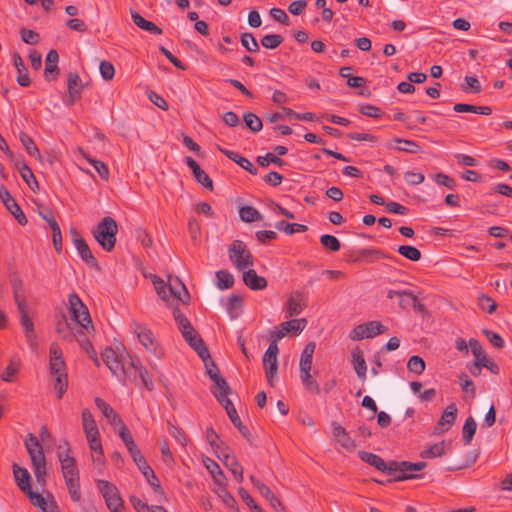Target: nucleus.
<instances>
[{
    "label": "nucleus",
    "mask_w": 512,
    "mask_h": 512,
    "mask_svg": "<svg viewBox=\"0 0 512 512\" xmlns=\"http://www.w3.org/2000/svg\"><path fill=\"white\" fill-rule=\"evenodd\" d=\"M49 372L55 378L54 388L58 398H62L68 387V375L62 350L57 343L49 348Z\"/></svg>",
    "instance_id": "nucleus-1"
},
{
    "label": "nucleus",
    "mask_w": 512,
    "mask_h": 512,
    "mask_svg": "<svg viewBox=\"0 0 512 512\" xmlns=\"http://www.w3.org/2000/svg\"><path fill=\"white\" fill-rule=\"evenodd\" d=\"M118 233V224L111 216H105L92 230V235L100 247L106 251L114 250Z\"/></svg>",
    "instance_id": "nucleus-2"
},
{
    "label": "nucleus",
    "mask_w": 512,
    "mask_h": 512,
    "mask_svg": "<svg viewBox=\"0 0 512 512\" xmlns=\"http://www.w3.org/2000/svg\"><path fill=\"white\" fill-rule=\"evenodd\" d=\"M125 347L123 345L115 348L107 346L101 353L103 362L109 368L111 373L117 377L119 381L126 384L128 373L125 366Z\"/></svg>",
    "instance_id": "nucleus-3"
},
{
    "label": "nucleus",
    "mask_w": 512,
    "mask_h": 512,
    "mask_svg": "<svg viewBox=\"0 0 512 512\" xmlns=\"http://www.w3.org/2000/svg\"><path fill=\"white\" fill-rule=\"evenodd\" d=\"M25 447L31 458L37 482L44 484L46 479V459L42 445L34 434L29 433L25 440Z\"/></svg>",
    "instance_id": "nucleus-4"
},
{
    "label": "nucleus",
    "mask_w": 512,
    "mask_h": 512,
    "mask_svg": "<svg viewBox=\"0 0 512 512\" xmlns=\"http://www.w3.org/2000/svg\"><path fill=\"white\" fill-rule=\"evenodd\" d=\"M69 312L72 320L81 326L87 333L94 332V325L87 306L83 303L76 293H70L68 296Z\"/></svg>",
    "instance_id": "nucleus-5"
},
{
    "label": "nucleus",
    "mask_w": 512,
    "mask_h": 512,
    "mask_svg": "<svg viewBox=\"0 0 512 512\" xmlns=\"http://www.w3.org/2000/svg\"><path fill=\"white\" fill-rule=\"evenodd\" d=\"M175 283L179 287H181L182 293L177 291L174 284L169 283L168 285H166L164 280H162L158 276H154V279H153V284H154L155 290H156L157 294L164 301H168L169 298L172 297L176 300L181 301L184 304H188L189 299H190V294H189L186 286L183 284V282L178 277L175 278Z\"/></svg>",
    "instance_id": "nucleus-6"
},
{
    "label": "nucleus",
    "mask_w": 512,
    "mask_h": 512,
    "mask_svg": "<svg viewBox=\"0 0 512 512\" xmlns=\"http://www.w3.org/2000/svg\"><path fill=\"white\" fill-rule=\"evenodd\" d=\"M426 466V462L412 463L409 461L392 460V467L390 471V476H392V478L388 479L387 482H398L411 479H418L421 476L414 474L413 472L420 471L424 469Z\"/></svg>",
    "instance_id": "nucleus-7"
},
{
    "label": "nucleus",
    "mask_w": 512,
    "mask_h": 512,
    "mask_svg": "<svg viewBox=\"0 0 512 512\" xmlns=\"http://www.w3.org/2000/svg\"><path fill=\"white\" fill-rule=\"evenodd\" d=\"M229 259L239 270L243 271L247 267L254 265V257L247 245L241 240H234L228 248Z\"/></svg>",
    "instance_id": "nucleus-8"
},
{
    "label": "nucleus",
    "mask_w": 512,
    "mask_h": 512,
    "mask_svg": "<svg viewBox=\"0 0 512 512\" xmlns=\"http://www.w3.org/2000/svg\"><path fill=\"white\" fill-rule=\"evenodd\" d=\"M96 483L110 512H122L124 509V502L120 496L118 488L107 480L99 479Z\"/></svg>",
    "instance_id": "nucleus-9"
},
{
    "label": "nucleus",
    "mask_w": 512,
    "mask_h": 512,
    "mask_svg": "<svg viewBox=\"0 0 512 512\" xmlns=\"http://www.w3.org/2000/svg\"><path fill=\"white\" fill-rule=\"evenodd\" d=\"M135 464L145 477L148 484L153 489L154 493L162 498H166L164 489L162 488L158 477L156 476L154 470L147 463L145 457L143 456L140 458V460H136Z\"/></svg>",
    "instance_id": "nucleus-10"
},
{
    "label": "nucleus",
    "mask_w": 512,
    "mask_h": 512,
    "mask_svg": "<svg viewBox=\"0 0 512 512\" xmlns=\"http://www.w3.org/2000/svg\"><path fill=\"white\" fill-rule=\"evenodd\" d=\"M181 334L189 346L195 350L201 360H205V358L210 357V352L207 346L193 327L189 330L182 331Z\"/></svg>",
    "instance_id": "nucleus-11"
},
{
    "label": "nucleus",
    "mask_w": 512,
    "mask_h": 512,
    "mask_svg": "<svg viewBox=\"0 0 512 512\" xmlns=\"http://www.w3.org/2000/svg\"><path fill=\"white\" fill-rule=\"evenodd\" d=\"M307 324V320L305 318H296L290 321L282 322L279 325V328L276 327V330L271 331V336H275L276 339H282L286 336L287 333L293 332H301L305 328Z\"/></svg>",
    "instance_id": "nucleus-12"
},
{
    "label": "nucleus",
    "mask_w": 512,
    "mask_h": 512,
    "mask_svg": "<svg viewBox=\"0 0 512 512\" xmlns=\"http://www.w3.org/2000/svg\"><path fill=\"white\" fill-rule=\"evenodd\" d=\"M358 456L363 462L373 466L378 471H381L387 475H390V471H391V467H392V460L386 462V461H384V459H382L377 454L367 452V451H359Z\"/></svg>",
    "instance_id": "nucleus-13"
},
{
    "label": "nucleus",
    "mask_w": 512,
    "mask_h": 512,
    "mask_svg": "<svg viewBox=\"0 0 512 512\" xmlns=\"http://www.w3.org/2000/svg\"><path fill=\"white\" fill-rule=\"evenodd\" d=\"M185 163L191 169L195 180L204 188L212 191L214 188L213 181L199 164L190 156L185 157Z\"/></svg>",
    "instance_id": "nucleus-14"
},
{
    "label": "nucleus",
    "mask_w": 512,
    "mask_h": 512,
    "mask_svg": "<svg viewBox=\"0 0 512 512\" xmlns=\"http://www.w3.org/2000/svg\"><path fill=\"white\" fill-rule=\"evenodd\" d=\"M244 284L251 290L258 291L267 287L268 282L263 276H259L254 269L243 270Z\"/></svg>",
    "instance_id": "nucleus-15"
},
{
    "label": "nucleus",
    "mask_w": 512,
    "mask_h": 512,
    "mask_svg": "<svg viewBox=\"0 0 512 512\" xmlns=\"http://www.w3.org/2000/svg\"><path fill=\"white\" fill-rule=\"evenodd\" d=\"M59 55L55 49L49 50L45 59L44 77L48 80H55L59 75L58 68Z\"/></svg>",
    "instance_id": "nucleus-16"
},
{
    "label": "nucleus",
    "mask_w": 512,
    "mask_h": 512,
    "mask_svg": "<svg viewBox=\"0 0 512 512\" xmlns=\"http://www.w3.org/2000/svg\"><path fill=\"white\" fill-rule=\"evenodd\" d=\"M95 405L111 425L120 427L125 424L119 414L102 398L96 397Z\"/></svg>",
    "instance_id": "nucleus-17"
},
{
    "label": "nucleus",
    "mask_w": 512,
    "mask_h": 512,
    "mask_svg": "<svg viewBox=\"0 0 512 512\" xmlns=\"http://www.w3.org/2000/svg\"><path fill=\"white\" fill-rule=\"evenodd\" d=\"M74 246L77 249L81 259L92 268H99V264L95 256L90 250L84 238L74 239Z\"/></svg>",
    "instance_id": "nucleus-18"
},
{
    "label": "nucleus",
    "mask_w": 512,
    "mask_h": 512,
    "mask_svg": "<svg viewBox=\"0 0 512 512\" xmlns=\"http://www.w3.org/2000/svg\"><path fill=\"white\" fill-rule=\"evenodd\" d=\"M457 407L454 403L448 405L437 422L436 429L439 433L448 431L454 424L457 417Z\"/></svg>",
    "instance_id": "nucleus-19"
},
{
    "label": "nucleus",
    "mask_w": 512,
    "mask_h": 512,
    "mask_svg": "<svg viewBox=\"0 0 512 512\" xmlns=\"http://www.w3.org/2000/svg\"><path fill=\"white\" fill-rule=\"evenodd\" d=\"M302 300L303 294L300 291H294L289 295L285 304L286 317L297 316L303 311L305 304L301 303Z\"/></svg>",
    "instance_id": "nucleus-20"
},
{
    "label": "nucleus",
    "mask_w": 512,
    "mask_h": 512,
    "mask_svg": "<svg viewBox=\"0 0 512 512\" xmlns=\"http://www.w3.org/2000/svg\"><path fill=\"white\" fill-rule=\"evenodd\" d=\"M13 476L18 488L25 494L31 489V476L26 468L20 467L14 463L12 465Z\"/></svg>",
    "instance_id": "nucleus-21"
},
{
    "label": "nucleus",
    "mask_w": 512,
    "mask_h": 512,
    "mask_svg": "<svg viewBox=\"0 0 512 512\" xmlns=\"http://www.w3.org/2000/svg\"><path fill=\"white\" fill-rule=\"evenodd\" d=\"M134 333L137 335L141 344L148 350H151L155 344V337L153 332L144 325L133 322L132 324Z\"/></svg>",
    "instance_id": "nucleus-22"
},
{
    "label": "nucleus",
    "mask_w": 512,
    "mask_h": 512,
    "mask_svg": "<svg viewBox=\"0 0 512 512\" xmlns=\"http://www.w3.org/2000/svg\"><path fill=\"white\" fill-rule=\"evenodd\" d=\"M227 158L238 164L241 168L246 170L252 175L258 174V169L245 157L241 156L237 152L230 151L227 149H219Z\"/></svg>",
    "instance_id": "nucleus-23"
},
{
    "label": "nucleus",
    "mask_w": 512,
    "mask_h": 512,
    "mask_svg": "<svg viewBox=\"0 0 512 512\" xmlns=\"http://www.w3.org/2000/svg\"><path fill=\"white\" fill-rule=\"evenodd\" d=\"M10 285L12 288L13 298L16 305L22 304L23 306L24 303L27 302V300L23 288V280L17 273H14L10 276Z\"/></svg>",
    "instance_id": "nucleus-24"
},
{
    "label": "nucleus",
    "mask_w": 512,
    "mask_h": 512,
    "mask_svg": "<svg viewBox=\"0 0 512 512\" xmlns=\"http://www.w3.org/2000/svg\"><path fill=\"white\" fill-rule=\"evenodd\" d=\"M13 64L18 72L17 83L22 87H28L31 84V80L28 75V71L24 65V62L19 53L15 52L13 55Z\"/></svg>",
    "instance_id": "nucleus-25"
},
{
    "label": "nucleus",
    "mask_w": 512,
    "mask_h": 512,
    "mask_svg": "<svg viewBox=\"0 0 512 512\" xmlns=\"http://www.w3.org/2000/svg\"><path fill=\"white\" fill-rule=\"evenodd\" d=\"M131 18L133 23L142 30L150 32L151 34L161 35L162 29L159 28L152 21L144 19L138 12L131 10Z\"/></svg>",
    "instance_id": "nucleus-26"
},
{
    "label": "nucleus",
    "mask_w": 512,
    "mask_h": 512,
    "mask_svg": "<svg viewBox=\"0 0 512 512\" xmlns=\"http://www.w3.org/2000/svg\"><path fill=\"white\" fill-rule=\"evenodd\" d=\"M203 463L217 485H222L225 484V482H227L225 474L223 473L222 469L220 468L219 464L216 461L209 457H206L203 459Z\"/></svg>",
    "instance_id": "nucleus-27"
},
{
    "label": "nucleus",
    "mask_w": 512,
    "mask_h": 512,
    "mask_svg": "<svg viewBox=\"0 0 512 512\" xmlns=\"http://www.w3.org/2000/svg\"><path fill=\"white\" fill-rule=\"evenodd\" d=\"M82 426L86 436L99 435L94 416L88 408L82 410Z\"/></svg>",
    "instance_id": "nucleus-28"
},
{
    "label": "nucleus",
    "mask_w": 512,
    "mask_h": 512,
    "mask_svg": "<svg viewBox=\"0 0 512 512\" xmlns=\"http://www.w3.org/2000/svg\"><path fill=\"white\" fill-rule=\"evenodd\" d=\"M16 166L21 174L22 179L28 185V187L34 192L38 191V181L27 164L22 161L21 164L16 163Z\"/></svg>",
    "instance_id": "nucleus-29"
},
{
    "label": "nucleus",
    "mask_w": 512,
    "mask_h": 512,
    "mask_svg": "<svg viewBox=\"0 0 512 512\" xmlns=\"http://www.w3.org/2000/svg\"><path fill=\"white\" fill-rule=\"evenodd\" d=\"M224 458L222 459L226 468H228L233 474L235 480L238 483H242L244 480L243 476V468L239 465L235 456H229L228 454H223Z\"/></svg>",
    "instance_id": "nucleus-30"
},
{
    "label": "nucleus",
    "mask_w": 512,
    "mask_h": 512,
    "mask_svg": "<svg viewBox=\"0 0 512 512\" xmlns=\"http://www.w3.org/2000/svg\"><path fill=\"white\" fill-rule=\"evenodd\" d=\"M211 380L214 383L210 387V392L214 397H218L219 394H232V388L221 374L215 375Z\"/></svg>",
    "instance_id": "nucleus-31"
},
{
    "label": "nucleus",
    "mask_w": 512,
    "mask_h": 512,
    "mask_svg": "<svg viewBox=\"0 0 512 512\" xmlns=\"http://www.w3.org/2000/svg\"><path fill=\"white\" fill-rule=\"evenodd\" d=\"M352 362L354 366V370L357 374V376L364 380L366 378V372H367V365L366 361L364 359L363 353L359 348H356L352 352Z\"/></svg>",
    "instance_id": "nucleus-32"
},
{
    "label": "nucleus",
    "mask_w": 512,
    "mask_h": 512,
    "mask_svg": "<svg viewBox=\"0 0 512 512\" xmlns=\"http://www.w3.org/2000/svg\"><path fill=\"white\" fill-rule=\"evenodd\" d=\"M315 348L316 344L313 341L308 342L305 345L300 358V371L311 370Z\"/></svg>",
    "instance_id": "nucleus-33"
},
{
    "label": "nucleus",
    "mask_w": 512,
    "mask_h": 512,
    "mask_svg": "<svg viewBox=\"0 0 512 512\" xmlns=\"http://www.w3.org/2000/svg\"><path fill=\"white\" fill-rule=\"evenodd\" d=\"M263 368L267 377L268 384L274 386L273 379L277 374L278 362L277 357L263 355Z\"/></svg>",
    "instance_id": "nucleus-34"
},
{
    "label": "nucleus",
    "mask_w": 512,
    "mask_h": 512,
    "mask_svg": "<svg viewBox=\"0 0 512 512\" xmlns=\"http://www.w3.org/2000/svg\"><path fill=\"white\" fill-rule=\"evenodd\" d=\"M129 365L138 373L144 387L148 391L153 390L154 384L147 369L140 362H135L133 359H131Z\"/></svg>",
    "instance_id": "nucleus-35"
},
{
    "label": "nucleus",
    "mask_w": 512,
    "mask_h": 512,
    "mask_svg": "<svg viewBox=\"0 0 512 512\" xmlns=\"http://www.w3.org/2000/svg\"><path fill=\"white\" fill-rule=\"evenodd\" d=\"M234 276L227 270L216 272V286L220 290L230 289L234 285Z\"/></svg>",
    "instance_id": "nucleus-36"
},
{
    "label": "nucleus",
    "mask_w": 512,
    "mask_h": 512,
    "mask_svg": "<svg viewBox=\"0 0 512 512\" xmlns=\"http://www.w3.org/2000/svg\"><path fill=\"white\" fill-rule=\"evenodd\" d=\"M275 227L279 231H284L287 235H293L294 233L306 232L308 227L304 224L289 223L284 220L278 221Z\"/></svg>",
    "instance_id": "nucleus-37"
},
{
    "label": "nucleus",
    "mask_w": 512,
    "mask_h": 512,
    "mask_svg": "<svg viewBox=\"0 0 512 512\" xmlns=\"http://www.w3.org/2000/svg\"><path fill=\"white\" fill-rule=\"evenodd\" d=\"M469 346L471 348V351L476 359V362L484 363L486 365H489V363H495L491 359L487 358L485 351L482 348V345L480 342L476 339H470L469 340Z\"/></svg>",
    "instance_id": "nucleus-38"
},
{
    "label": "nucleus",
    "mask_w": 512,
    "mask_h": 512,
    "mask_svg": "<svg viewBox=\"0 0 512 512\" xmlns=\"http://www.w3.org/2000/svg\"><path fill=\"white\" fill-rule=\"evenodd\" d=\"M4 206L14 216V218L21 226H25L28 223L26 215L24 214L21 207L18 205L14 198H12L9 202L5 203Z\"/></svg>",
    "instance_id": "nucleus-39"
},
{
    "label": "nucleus",
    "mask_w": 512,
    "mask_h": 512,
    "mask_svg": "<svg viewBox=\"0 0 512 512\" xmlns=\"http://www.w3.org/2000/svg\"><path fill=\"white\" fill-rule=\"evenodd\" d=\"M19 139L25 148L26 152L37 159L41 158L40 151L38 147L36 146L34 140L25 132H21L19 134Z\"/></svg>",
    "instance_id": "nucleus-40"
},
{
    "label": "nucleus",
    "mask_w": 512,
    "mask_h": 512,
    "mask_svg": "<svg viewBox=\"0 0 512 512\" xmlns=\"http://www.w3.org/2000/svg\"><path fill=\"white\" fill-rule=\"evenodd\" d=\"M219 489L216 491L218 496L222 499L223 503L229 507L234 509L235 511H239V507L237 505V501L234 496L227 490V482L222 485H218Z\"/></svg>",
    "instance_id": "nucleus-41"
},
{
    "label": "nucleus",
    "mask_w": 512,
    "mask_h": 512,
    "mask_svg": "<svg viewBox=\"0 0 512 512\" xmlns=\"http://www.w3.org/2000/svg\"><path fill=\"white\" fill-rule=\"evenodd\" d=\"M477 429V424L472 416H469L463 425L462 429V438L463 442L468 445L473 440V437L475 435Z\"/></svg>",
    "instance_id": "nucleus-42"
},
{
    "label": "nucleus",
    "mask_w": 512,
    "mask_h": 512,
    "mask_svg": "<svg viewBox=\"0 0 512 512\" xmlns=\"http://www.w3.org/2000/svg\"><path fill=\"white\" fill-rule=\"evenodd\" d=\"M230 421L233 423V425L238 429V431L241 433V435L247 439V441L251 444H253V437L250 432V430L243 425L237 410L233 411L231 414L228 415Z\"/></svg>",
    "instance_id": "nucleus-43"
},
{
    "label": "nucleus",
    "mask_w": 512,
    "mask_h": 512,
    "mask_svg": "<svg viewBox=\"0 0 512 512\" xmlns=\"http://www.w3.org/2000/svg\"><path fill=\"white\" fill-rule=\"evenodd\" d=\"M239 216L242 221L252 223L262 219L259 211L252 206H242L239 210Z\"/></svg>",
    "instance_id": "nucleus-44"
},
{
    "label": "nucleus",
    "mask_w": 512,
    "mask_h": 512,
    "mask_svg": "<svg viewBox=\"0 0 512 512\" xmlns=\"http://www.w3.org/2000/svg\"><path fill=\"white\" fill-rule=\"evenodd\" d=\"M65 484L68 489V493L74 502H79L81 500V491H80V480L79 477L67 478L64 479Z\"/></svg>",
    "instance_id": "nucleus-45"
},
{
    "label": "nucleus",
    "mask_w": 512,
    "mask_h": 512,
    "mask_svg": "<svg viewBox=\"0 0 512 512\" xmlns=\"http://www.w3.org/2000/svg\"><path fill=\"white\" fill-rule=\"evenodd\" d=\"M18 312L20 314V324L24 329V332L34 330L33 320L28 315V302H25L24 305H17Z\"/></svg>",
    "instance_id": "nucleus-46"
},
{
    "label": "nucleus",
    "mask_w": 512,
    "mask_h": 512,
    "mask_svg": "<svg viewBox=\"0 0 512 512\" xmlns=\"http://www.w3.org/2000/svg\"><path fill=\"white\" fill-rule=\"evenodd\" d=\"M56 332L63 340L71 342L74 339V332L71 324L65 318L57 322Z\"/></svg>",
    "instance_id": "nucleus-47"
},
{
    "label": "nucleus",
    "mask_w": 512,
    "mask_h": 512,
    "mask_svg": "<svg viewBox=\"0 0 512 512\" xmlns=\"http://www.w3.org/2000/svg\"><path fill=\"white\" fill-rule=\"evenodd\" d=\"M393 142L403 144V146H398L396 149L398 151L417 154L421 152V147L418 143L412 140L402 139V138H394Z\"/></svg>",
    "instance_id": "nucleus-48"
},
{
    "label": "nucleus",
    "mask_w": 512,
    "mask_h": 512,
    "mask_svg": "<svg viewBox=\"0 0 512 512\" xmlns=\"http://www.w3.org/2000/svg\"><path fill=\"white\" fill-rule=\"evenodd\" d=\"M398 253L408 260L417 262L421 259L422 254L420 250L411 245H401L398 247Z\"/></svg>",
    "instance_id": "nucleus-49"
},
{
    "label": "nucleus",
    "mask_w": 512,
    "mask_h": 512,
    "mask_svg": "<svg viewBox=\"0 0 512 512\" xmlns=\"http://www.w3.org/2000/svg\"><path fill=\"white\" fill-rule=\"evenodd\" d=\"M67 88H68V94H72V93L74 95H76V93L81 94L83 85H82V80H81L80 76L78 75V73L70 72L68 74Z\"/></svg>",
    "instance_id": "nucleus-50"
},
{
    "label": "nucleus",
    "mask_w": 512,
    "mask_h": 512,
    "mask_svg": "<svg viewBox=\"0 0 512 512\" xmlns=\"http://www.w3.org/2000/svg\"><path fill=\"white\" fill-rule=\"evenodd\" d=\"M61 466L64 479H67L69 477H79V471L75 459H64V461H62Z\"/></svg>",
    "instance_id": "nucleus-51"
},
{
    "label": "nucleus",
    "mask_w": 512,
    "mask_h": 512,
    "mask_svg": "<svg viewBox=\"0 0 512 512\" xmlns=\"http://www.w3.org/2000/svg\"><path fill=\"white\" fill-rule=\"evenodd\" d=\"M256 161L263 168L268 167L270 163H273L279 167H282L286 164V162L283 159H281L280 157L271 152H268L264 156H258Z\"/></svg>",
    "instance_id": "nucleus-52"
},
{
    "label": "nucleus",
    "mask_w": 512,
    "mask_h": 512,
    "mask_svg": "<svg viewBox=\"0 0 512 512\" xmlns=\"http://www.w3.org/2000/svg\"><path fill=\"white\" fill-rule=\"evenodd\" d=\"M243 120L247 128H249L254 133L261 131L263 127L261 119L252 112L245 113L243 115Z\"/></svg>",
    "instance_id": "nucleus-53"
},
{
    "label": "nucleus",
    "mask_w": 512,
    "mask_h": 512,
    "mask_svg": "<svg viewBox=\"0 0 512 512\" xmlns=\"http://www.w3.org/2000/svg\"><path fill=\"white\" fill-rule=\"evenodd\" d=\"M320 243L326 250L331 252H337L341 248V243L338 238L330 234H323L320 237Z\"/></svg>",
    "instance_id": "nucleus-54"
},
{
    "label": "nucleus",
    "mask_w": 512,
    "mask_h": 512,
    "mask_svg": "<svg viewBox=\"0 0 512 512\" xmlns=\"http://www.w3.org/2000/svg\"><path fill=\"white\" fill-rule=\"evenodd\" d=\"M445 454V442L441 441L430 446L428 449L421 452L422 458H435L441 457Z\"/></svg>",
    "instance_id": "nucleus-55"
},
{
    "label": "nucleus",
    "mask_w": 512,
    "mask_h": 512,
    "mask_svg": "<svg viewBox=\"0 0 512 512\" xmlns=\"http://www.w3.org/2000/svg\"><path fill=\"white\" fill-rule=\"evenodd\" d=\"M25 495L29 498L31 503L40 508L43 512H47L49 509V503H47L46 499L39 494L38 492H34L32 488L25 493Z\"/></svg>",
    "instance_id": "nucleus-56"
},
{
    "label": "nucleus",
    "mask_w": 512,
    "mask_h": 512,
    "mask_svg": "<svg viewBox=\"0 0 512 512\" xmlns=\"http://www.w3.org/2000/svg\"><path fill=\"white\" fill-rule=\"evenodd\" d=\"M300 373H301L300 374V378H301V381H302L303 385L309 391H312L315 394H319L320 393V387H319L318 383L316 382V380L310 374V370L300 371Z\"/></svg>",
    "instance_id": "nucleus-57"
},
{
    "label": "nucleus",
    "mask_w": 512,
    "mask_h": 512,
    "mask_svg": "<svg viewBox=\"0 0 512 512\" xmlns=\"http://www.w3.org/2000/svg\"><path fill=\"white\" fill-rule=\"evenodd\" d=\"M425 361L418 355H413L409 358L407 368L410 372L420 375L425 370Z\"/></svg>",
    "instance_id": "nucleus-58"
},
{
    "label": "nucleus",
    "mask_w": 512,
    "mask_h": 512,
    "mask_svg": "<svg viewBox=\"0 0 512 512\" xmlns=\"http://www.w3.org/2000/svg\"><path fill=\"white\" fill-rule=\"evenodd\" d=\"M482 367H485L486 369H488L489 371L496 375L499 374L500 371L499 366L496 363H489V365H486L484 363L475 361L473 364L468 365L469 372L473 376H479L481 374Z\"/></svg>",
    "instance_id": "nucleus-59"
},
{
    "label": "nucleus",
    "mask_w": 512,
    "mask_h": 512,
    "mask_svg": "<svg viewBox=\"0 0 512 512\" xmlns=\"http://www.w3.org/2000/svg\"><path fill=\"white\" fill-rule=\"evenodd\" d=\"M241 44L245 49L252 53L259 52L260 50L259 44L252 33H242Z\"/></svg>",
    "instance_id": "nucleus-60"
},
{
    "label": "nucleus",
    "mask_w": 512,
    "mask_h": 512,
    "mask_svg": "<svg viewBox=\"0 0 512 512\" xmlns=\"http://www.w3.org/2000/svg\"><path fill=\"white\" fill-rule=\"evenodd\" d=\"M283 41L280 34H268L261 38V45L266 49H276Z\"/></svg>",
    "instance_id": "nucleus-61"
},
{
    "label": "nucleus",
    "mask_w": 512,
    "mask_h": 512,
    "mask_svg": "<svg viewBox=\"0 0 512 512\" xmlns=\"http://www.w3.org/2000/svg\"><path fill=\"white\" fill-rule=\"evenodd\" d=\"M364 328L367 331V338L376 337L387 330V328L379 321L366 322Z\"/></svg>",
    "instance_id": "nucleus-62"
},
{
    "label": "nucleus",
    "mask_w": 512,
    "mask_h": 512,
    "mask_svg": "<svg viewBox=\"0 0 512 512\" xmlns=\"http://www.w3.org/2000/svg\"><path fill=\"white\" fill-rule=\"evenodd\" d=\"M173 317H174V320L177 323L178 328H179L181 333H182V331L189 330V329H191L193 327L191 322L181 312V310L178 307L173 309Z\"/></svg>",
    "instance_id": "nucleus-63"
},
{
    "label": "nucleus",
    "mask_w": 512,
    "mask_h": 512,
    "mask_svg": "<svg viewBox=\"0 0 512 512\" xmlns=\"http://www.w3.org/2000/svg\"><path fill=\"white\" fill-rule=\"evenodd\" d=\"M130 503L137 512H159L156 506L150 507L147 503L143 502L136 496H130Z\"/></svg>",
    "instance_id": "nucleus-64"
}]
</instances>
